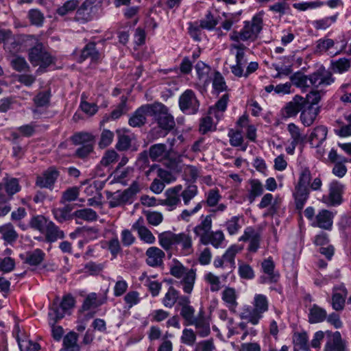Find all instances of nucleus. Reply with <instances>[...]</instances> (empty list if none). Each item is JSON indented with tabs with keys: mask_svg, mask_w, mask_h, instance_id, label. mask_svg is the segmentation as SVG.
Here are the masks:
<instances>
[{
	"mask_svg": "<svg viewBox=\"0 0 351 351\" xmlns=\"http://www.w3.org/2000/svg\"><path fill=\"white\" fill-rule=\"evenodd\" d=\"M290 80L291 84L299 88L313 86L317 88L330 85L335 82V78L330 71L322 67L309 75H305L299 72L295 73L290 77Z\"/></svg>",
	"mask_w": 351,
	"mask_h": 351,
	"instance_id": "obj_1",
	"label": "nucleus"
},
{
	"mask_svg": "<svg viewBox=\"0 0 351 351\" xmlns=\"http://www.w3.org/2000/svg\"><path fill=\"white\" fill-rule=\"evenodd\" d=\"M148 156L152 161L165 162V165L171 169L174 168L178 162L176 158L171 157V149H168L167 145L164 143H156L151 145L148 153L144 151L140 154L138 162H142V165H147L149 164Z\"/></svg>",
	"mask_w": 351,
	"mask_h": 351,
	"instance_id": "obj_2",
	"label": "nucleus"
},
{
	"mask_svg": "<svg viewBox=\"0 0 351 351\" xmlns=\"http://www.w3.org/2000/svg\"><path fill=\"white\" fill-rule=\"evenodd\" d=\"M263 29V18L260 14L253 16L251 21H245L243 29L239 31H233L230 35L231 40L239 43L242 41H255Z\"/></svg>",
	"mask_w": 351,
	"mask_h": 351,
	"instance_id": "obj_3",
	"label": "nucleus"
},
{
	"mask_svg": "<svg viewBox=\"0 0 351 351\" xmlns=\"http://www.w3.org/2000/svg\"><path fill=\"white\" fill-rule=\"evenodd\" d=\"M253 306H247L243 309L241 318L247 320L253 325L258 324L264 313L269 308V302L263 294H256L252 302Z\"/></svg>",
	"mask_w": 351,
	"mask_h": 351,
	"instance_id": "obj_4",
	"label": "nucleus"
},
{
	"mask_svg": "<svg viewBox=\"0 0 351 351\" xmlns=\"http://www.w3.org/2000/svg\"><path fill=\"white\" fill-rule=\"evenodd\" d=\"M28 58L34 66H39L36 71L37 73L45 72L46 68L55 64L56 60L41 43H38L29 49Z\"/></svg>",
	"mask_w": 351,
	"mask_h": 351,
	"instance_id": "obj_5",
	"label": "nucleus"
},
{
	"mask_svg": "<svg viewBox=\"0 0 351 351\" xmlns=\"http://www.w3.org/2000/svg\"><path fill=\"white\" fill-rule=\"evenodd\" d=\"M158 127L165 131V135L172 130L176 123L173 117L169 113L168 108L159 102L153 103L152 116Z\"/></svg>",
	"mask_w": 351,
	"mask_h": 351,
	"instance_id": "obj_6",
	"label": "nucleus"
},
{
	"mask_svg": "<svg viewBox=\"0 0 351 351\" xmlns=\"http://www.w3.org/2000/svg\"><path fill=\"white\" fill-rule=\"evenodd\" d=\"M75 305V299L70 295H66L58 305V298H57L53 302L49 312V317L50 320H53L56 323L59 319H62L66 312L73 308Z\"/></svg>",
	"mask_w": 351,
	"mask_h": 351,
	"instance_id": "obj_7",
	"label": "nucleus"
},
{
	"mask_svg": "<svg viewBox=\"0 0 351 351\" xmlns=\"http://www.w3.org/2000/svg\"><path fill=\"white\" fill-rule=\"evenodd\" d=\"M179 107L181 111L186 114L197 113L199 102L192 90L188 89L180 96Z\"/></svg>",
	"mask_w": 351,
	"mask_h": 351,
	"instance_id": "obj_8",
	"label": "nucleus"
},
{
	"mask_svg": "<svg viewBox=\"0 0 351 351\" xmlns=\"http://www.w3.org/2000/svg\"><path fill=\"white\" fill-rule=\"evenodd\" d=\"M153 104H147L137 108L129 119L128 124L133 128H140L147 121V116H152Z\"/></svg>",
	"mask_w": 351,
	"mask_h": 351,
	"instance_id": "obj_9",
	"label": "nucleus"
},
{
	"mask_svg": "<svg viewBox=\"0 0 351 351\" xmlns=\"http://www.w3.org/2000/svg\"><path fill=\"white\" fill-rule=\"evenodd\" d=\"M342 185L337 181H332L329 185V194L323 195L322 201L328 206H336L342 202Z\"/></svg>",
	"mask_w": 351,
	"mask_h": 351,
	"instance_id": "obj_10",
	"label": "nucleus"
},
{
	"mask_svg": "<svg viewBox=\"0 0 351 351\" xmlns=\"http://www.w3.org/2000/svg\"><path fill=\"white\" fill-rule=\"evenodd\" d=\"M304 97L298 95L293 97L291 101L287 103L281 110V116L284 119L295 117L305 107Z\"/></svg>",
	"mask_w": 351,
	"mask_h": 351,
	"instance_id": "obj_11",
	"label": "nucleus"
},
{
	"mask_svg": "<svg viewBox=\"0 0 351 351\" xmlns=\"http://www.w3.org/2000/svg\"><path fill=\"white\" fill-rule=\"evenodd\" d=\"M59 176L60 172L58 169L55 167H51L42 175L36 177V185L40 188L52 189Z\"/></svg>",
	"mask_w": 351,
	"mask_h": 351,
	"instance_id": "obj_12",
	"label": "nucleus"
},
{
	"mask_svg": "<svg viewBox=\"0 0 351 351\" xmlns=\"http://www.w3.org/2000/svg\"><path fill=\"white\" fill-rule=\"evenodd\" d=\"M182 189V186L180 184L167 189L165 193V199L160 201V204L169 207V210H174L181 203Z\"/></svg>",
	"mask_w": 351,
	"mask_h": 351,
	"instance_id": "obj_13",
	"label": "nucleus"
},
{
	"mask_svg": "<svg viewBox=\"0 0 351 351\" xmlns=\"http://www.w3.org/2000/svg\"><path fill=\"white\" fill-rule=\"evenodd\" d=\"M261 239V234L253 227H247L243 234L239 238L240 241H249L248 251L250 252H256L260 247Z\"/></svg>",
	"mask_w": 351,
	"mask_h": 351,
	"instance_id": "obj_14",
	"label": "nucleus"
},
{
	"mask_svg": "<svg viewBox=\"0 0 351 351\" xmlns=\"http://www.w3.org/2000/svg\"><path fill=\"white\" fill-rule=\"evenodd\" d=\"M147 265L152 267H160L163 265L165 253L158 247L152 246L145 252Z\"/></svg>",
	"mask_w": 351,
	"mask_h": 351,
	"instance_id": "obj_15",
	"label": "nucleus"
},
{
	"mask_svg": "<svg viewBox=\"0 0 351 351\" xmlns=\"http://www.w3.org/2000/svg\"><path fill=\"white\" fill-rule=\"evenodd\" d=\"M326 335L327 341L324 347V351H344L345 345L339 332H332L330 330H326Z\"/></svg>",
	"mask_w": 351,
	"mask_h": 351,
	"instance_id": "obj_16",
	"label": "nucleus"
},
{
	"mask_svg": "<svg viewBox=\"0 0 351 351\" xmlns=\"http://www.w3.org/2000/svg\"><path fill=\"white\" fill-rule=\"evenodd\" d=\"M4 186L7 195L0 193V203L10 201L21 190L19 180L14 178L4 179Z\"/></svg>",
	"mask_w": 351,
	"mask_h": 351,
	"instance_id": "obj_17",
	"label": "nucleus"
},
{
	"mask_svg": "<svg viewBox=\"0 0 351 351\" xmlns=\"http://www.w3.org/2000/svg\"><path fill=\"white\" fill-rule=\"evenodd\" d=\"M190 325L195 326L197 335L201 337H206L210 333V321L205 317L203 312H199L197 317L191 322Z\"/></svg>",
	"mask_w": 351,
	"mask_h": 351,
	"instance_id": "obj_18",
	"label": "nucleus"
},
{
	"mask_svg": "<svg viewBox=\"0 0 351 351\" xmlns=\"http://www.w3.org/2000/svg\"><path fill=\"white\" fill-rule=\"evenodd\" d=\"M347 293V290L343 286H339L333 289L331 302L333 309L338 311L343 308Z\"/></svg>",
	"mask_w": 351,
	"mask_h": 351,
	"instance_id": "obj_19",
	"label": "nucleus"
},
{
	"mask_svg": "<svg viewBox=\"0 0 351 351\" xmlns=\"http://www.w3.org/2000/svg\"><path fill=\"white\" fill-rule=\"evenodd\" d=\"M212 228L211 215H206L202 222L193 228V232L199 237L200 243H206L205 238L208 236Z\"/></svg>",
	"mask_w": 351,
	"mask_h": 351,
	"instance_id": "obj_20",
	"label": "nucleus"
},
{
	"mask_svg": "<svg viewBox=\"0 0 351 351\" xmlns=\"http://www.w3.org/2000/svg\"><path fill=\"white\" fill-rule=\"evenodd\" d=\"M332 213L323 209L316 215L315 221L313 225L324 230H330L332 226Z\"/></svg>",
	"mask_w": 351,
	"mask_h": 351,
	"instance_id": "obj_21",
	"label": "nucleus"
},
{
	"mask_svg": "<svg viewBox=\"0 0 351 351\" xmlns=\"http://www.w3.org/2000/svg\"><path fill=\"white\" fill-rule=\"evenodd\" d=\"M319 112V107H314L311 105H308V106L303 108L301 110L300 114L301 122L306 127L311 126L314 123Z\"/></svg>",
	"mask_w": 351,
	"mask_h": 351,
	"instance_id": "obj_22",
	"label": "nucleus"
},
{
	"mask_svg": "<svg viewBox=\"0 0 351 351\" xmlns=\"http://www.w3.org/2000/svg\"><path fill=\"white\" fill-rule=\"evenodd\" d=\"M327 128L319 125L314 128L309 137L310 144L315 147H319L326 138Z\"/></svg>",
	"mask_w": 351,
	"mask_h": 351,
	"instance_id": "obj_23",
	"label": "nucleus"
},
{
	"mask_svg": "<svg viewBox=\"0 0 351 351\" xmlns=\"http://www.w3.org/2000/svg\"><path fill=\"white\" fill-rule=\"evenodd\" d=\"M309 196V189L304 186H295L293 197L295 199V208L301 210L307 201Z\"/></svg>",
	"mask_w": 351,
	"mask_h": 351,
	"instance_id": "obj_24",
	"label": "nucleus"
},
{
	"mask_svg": "<svg viewBox=\"0 0 351 351\" xmlns=\"http://www.w3.org/2000/svg\"><path fill=\"white\" fill-rule=\"evenodd\" d=\"M182 278L180 284L182 285L184 292L190 294L193 289L196 278L195 270L193 269L187 270Z\"/></svg>",
	"mask_w": 351,
	"mask_h": 351,
	"instance_id": "obj_25",
	"label": "nucleus"
},
{
	"mask_svg": "<svg viewBox=\"0 0 351 351\" xmlns=\"http://www.w3.org/2000/svg\"><path fill=\"white\" fill-rule=\"evenodd\" d=\"M92 5L87 1L84 2L77 10L75 20L81 23H86L92 19Z\"/></svg>",
	"mask_w": 351,
	"mask_h": 351,
	"instance_id": "obj_26",
	"label": "nucleus"
},
{
	"mask_svg": "<svg viewBox=\"0 0 351 351\" xmlns=\"http://www.w3.org/2000/svg\"><path fill=\"white\" fill-rule=\"evenodd\" d=\"M45 233L46 240L51 243L64 237V232L52 221H49Z\"/></svg>",
	"mask_w": 351,
	"mask_h": 351,
	"instance_id": "obj_27",
	"label": "nucleus"
},
{
	"mask_svg": "<svg viewBox=\"0 0 351 351\" xmlns=\"http://www.w3.org/2000/svg\"><path fill=\"white\" fill-rule=\"evenodd\" d=\"M176 234L170 231L164 232L158 234V243L166 251L170 250L173 245H176Z\"/></svg>",
	"mask_w": 351,
	"mask_h": 351,
	"instance_id": "obj_28",
	"label": "nucleus"
},
{
	"mask_svg": "<svg viewBox=\"0 0 351 351\" xmlns=\"http://www.w3.org/2000/svg\"><path fill=\"white\" fill-rule=\"evenodd\" d=\"M326 317V311L317 304H313L309 310L308 321L311 324L322 322Z\"/></svg>",
	"mask_w": 351,
	"mask_h": 351,
	"instance_id": "obj_29",
	"label": "nucleus"
},
{
	"mask_svg": "<svg viewBox=\"0 0 351 351\" xmlns=\"http://www.w3.org/2000/svg\"><path fill=\"white\" fill-rule=\"evenodd\" d=\"M45 257V252L37 248L26 253L24 262L32 266H37L43 261Z\"/></svg>",
	"mask_w": 351,
	"mask_h": 351,
	"instance_id": "obj_30",
	"label": "nucleus"
},
{
	"mask_svg": "<svg viewBox=\"0 0 351 351\" xmlns=\"http://www.w3.org/2000/svg\"><path fill=\"white\" fill-rule=\"evenodd\" d=\"M0 234L2 239L9 243L14 242L19 237L13 225L10 223L0 226Z\"/></svg>",
	"mask_w": 351,
	"mask_h": 351,
	"instance_id": "obj_31",
	"label": "nucleus"
},
{
	"mask_svg": "<svg viewBox=\"0 0 351 351\" xmlns=\"http://www.w3.org/2000/svg\"><path fill=\"white\" fill-rule=\"evenodd\" d=\"M348 123H344L341 119L337 120L336 123L339 128L334 130L335 134L340 137H347L351 135V114L345 116Z\"/></svg>",
	"mask_w": 351,
	"mask_h": 351,
	"instance_id": "obj_32",
	"label": "nucleus"
},
{
	"mask_svg": "<svg viewBox=\"0 0 351 351\" xmlns=\"http://www.w3.org/2000/svg\"><path fill=\"white\" fill-rule=\"evenodd\" d=\"M87 58H90L93 61L99 58V53L96 49L95 43H89L84 47L80 56V62H83Z\"/></svg>",
	"mask_w": 351,
	"mask_h": 351,
	"instance_id": "obj_33",
	"label": "nucleus"
},
{
	"mask_svg": "<svg viewBox=\"0 0 351 351\" xmlns=\"http://www.w3.org/2000/svg\"><path fill=\"white\" fill-rule=\"evenodd\" d=\"M106 302V299L99 300L95 293H90L84 300L81 309L82 311H86L92 308H97Z\"/></svg>",
	"mask_w": 351,
	"mask_h": 351,
	"instance_id": "obj_34",
	"label": "nucleus"
},
{
	"mask_svg": "<svg viewBox=\"0 0 351 351\" xmlns=\"http://www.w3.org/2000/svg\"><path fill=\"white\" fill-rule=\"evenodd\" d=\"M63 346L65 351H80V346L77 344V335L70 332L63 339Z\"/></svg>",
	"mask_w": 351,
	"mask_h": 351,
	"instance_id": "obj_35",
	"label": "nucleus"
},
{
	"mask_svg": "<svg viewBox=\"0 0 351 351\" xmlns=\"http://www.w3.org/2000/svg\"><path fill=\"white\" fill-rule=\"evenodd\" d=\"M250 189L247 195V199L250 204L254 202L257 197L261 196L263 193V186L257 179L250 181Z\"/></svg>",
	"mask_w": 351,
	"mask_h": 351,
	"instance_id": "obj_36",
	"label": "nucleus"
},
{
	"mask_svg": "<svg viewBox=\"0 0 351 351\" xmlns=\"http://www.w3.org/2000/svg\"><path fill=\"white\" fill-rule=\"evenodd\" d=\"M71 139L74 145H86L88 143H93L94 145L95 143V136L91 133L81 132L75 133L71 137Z\"/></svg>",
	"mask_w": 351,
	"mask_h": 351,
	"instance_id": "obj_37",
	"label": "nucleus"
},
{
	"mask_svg": "<svg viewBox=\"0 0 351 351\" xmlns=\"http://www.w3.org/2000/svg\"><path fill=\"white\" fill-rule=\"evenodd\" d=\"M225 240V236L221 230L210 232L208 237L205 238L206 243H202L204 245L211 244L214 247L219 248Z\"/></svg>",
	"mask_w": 351,
	"mask_h": 351,
	"instance_id": "obj_38",
	"label": "nucleus"
},
{
	"mask_svg": "<svg viewBox=\"0 0 351 351\" xmlns=\"http://www.w3.org/2000/svg\"><path fill=\"white\" fill-rule=\"evenodd\" d=\"M241 14V11L234 13L223 12L222 15L225 20L221 23V27L226 31L230 30L232 27L240 21Z\"/></svg>",
	"mask_w": 351,
	"mask_h": 351,
	"instance_id": "obj_39",
	"label": "nucleus"
},
{
	"mask_svg": "<svg viewBox=\"0 0 351 351\" xmlns=\"http://www.w3.org/2000/svg\"><path fill=\"white\" fill-rule=\"evenodd\" d=\"M74 217L86 221H95L98 218L97 213L91 208H83L73 213Z\"/></svg>",
	"mask_w": 351,
	"mask_h": 351,
	"instance_id": "obj_40",
	"label": "nucleus"
},
{
	"mask_svg": "<svg viewBox=\"0 0 351 351\" xmlns=\"http://www.w3.org/2000/svg\"><path fill=\"white\" fill-rule=\"evenodd\" d=\"M128 97L126 96H121V102L110 113V118L112 119H117L123 114H126L129 111V108L127 105Z\"/></svg>",
	"mask_w": 351,
	"mask_h": 351,
	"instance_id": "obj_41",
	"label": "nucleus"
},
{
	"mask_svg": "<svg viewBox=\"0 0 351 351\" xmlns=\"http://www.w3.org/2000/svg\"><path fill=\"white\" fill-rule=\"evenodd\" d=\"M287 130L291 135V139L292 142L298 144H303L304 143L306 140V136L301 133L299 127L295 123H291L288 124Z\"/></svg>",
	"mask_w": 351,
	"mask_h": 351,
	"instance_id": "obj_42",
	"label": "nucleus"
},
{
	"mask_svg": "<svg viewBox=\"0 0 351 351\" xmlns=\"http://www.w3.org/2000/svg\"><path fill=\"white\" fill-rule=\"evenodd\" d=\"M246 64L247 60L245 56L242 53L236 54V64L231 66L232 73L237 77H242Z\"/></svg>",
	"mask_w": 351,
	"mask_h": 351,
	"instance_id": "obj_43",
	"label": "nucleus"
},
{
	"mask_svg": "<svg viewBox=\"0 0 351 351\" xmlns=\"http://www.w3.org/2000/svg\"><path fill=\"white\" fill-rule=\"evenodd\" d=\"M49 221L44 216L37 215L31 219L29 225L31 228L44 233Z\"/></svg>",
	"mask_w": 351,
	"mask_h": 351,
	"instance_id": "obj_44",
	"label": "nucleus"
},
{
	"mask_svg": "<svg viewBox=\"0 0 351 351\" xmlns=\"http://www.w3.org/2000/svg\"><path fill=\"white\" fill-rule=\"evenodd\" d=\"M243 250V247L239 246L238 245H232L230 246L223 255L222 256L224 261L226 262H228L231 267L234 268L235 267V261L234 258L239 252H240Z\"/></svg>",
	"mask_w": 351,
	"mask_h": 351,
	"instance_id": "obj_45",
	"label": "nucleus"
},
{
	"mask_svg": "<svg viewBox=\"0 0 351 351\" xmlns=\"http://www.w3.org/2000/svg\"><path fill=\"white\" fill-rule=\"evenodd\" d=\"M228 137L230 138V143L233 147H241L242 151H245L247 145H243V137L241 131H234L230 130L228 132Z\"/></svg>",
	"mask_w": 351,
	"mask_h": 351,
	"instance_id": "obj_46",
	"label": "nucleus"
},
{
	"mask_svg": "<svg viewBox=\"0 0 351 351\" xmlns=\"http://www.w3.org/2000/svg\"><path fill=\"white\" fill-rule=\"evenodd\" d=\"M179 291L173 287H170L162 299V304L165 307L171 308L178 300Z\"/></svg>",
	"mask_w": 351,
	"mask_h": 351,
	"instance_id": "obj_47",
	"label": "nucleus"
},
{
	"mask_svg": "<svg viewBox=\"0 0 351 351\" xmlns=\"http://www.w3.org/2000/svg\"><path fill=\"white\" fill-rule=\"evenodd\" d=\"M229 99L228 94H224L215 104V106L209 108V114H214L217 117L218 112H224L226 110L227 104Z\"/></svg>",
	"mask_w": 351,
	"mask_h": 351,
	"instance_id": "obj_48",
	"label": "nucleus"
},
{
	"mask_svg": "<svg viewBox=\"0 0 351 351\" xmlns=\"http://www.w3.org/2000/svg\"><path fill=\"white\" fill-rule=\"evenodd\" d=\"M280 275L278 271L270 272H263L259 277L260 284H277L280 280Z\"/></svg>",
	"mask_w": 351,
	"mask_h": 351,
	"instance_id": "obj_49",
	"label": "nucleus"
},
{
	"mask_svg": "<svg viewBox=\"0 0 351 351\" xmlns=\"http://www.w3.org/2000/svg\"><path fill=\"white\" fill-rule=\"evenodd\" d=\"M293 342L300 350L308 351L309 350L308 338L306 332L295 333Z\"/></svg>",
	"mask_w": 351,
	"mask_h": 351,
	"instance_id": "obj_50",
	"label": "nucleus"
},
{
	"mask_svg": "<svg viewBox=\"0 0 351 351\" xmlns=\"http://www.w3.org/2000/svg\"><path fill=\"white\" fill-rule=\"evenodd\" d=\"M197 186L194 184L189 185L182 191H181L180 196L182 197L184 204L188 205L190 201L197 195Z\"/></svg>",
	"mask_w": 351,
	"mask_h": 351,
	"instance_id": "obj_51",
	"label": "nucleus"
},
{
	"mask_svg": "<svg viewBox=\"0 0 351 351\" xmlns=\"http://www.w3.org/2000/svg\"><path fill=\"white\" fill-rule=\"evenodd\" d=\"M140 191V187L136 182H134L129 188L121 192L125 203L132 202L136 195Z\"/></svg>",
	"mask_w": 351,
	"mask_h": 351,
	"instance_id": "obj_52",
	"label": "nucleus"
},
{
	"mask_svg": "<svg viewBox=\"0 0 351 351\" xmlns=\"http://www.w3.org/2000/svg\"><path fill=\"white\" fill-rule=\"evenodd\" d=\"M114 133L108 129H104L101 133L100 138L98 142V146L100 149H104L108 147L114 139Z\"/></svg>",
	"mask_w": 351,
	"mask_h": 351,
	"instance_id": "obj_53",
	"label": "nucleus"
},
{
	"mask_svg": "<svg viewBox=\"0 0 351 351\" xmlns=\"http://www.w3.org/2000/svg\"><path fill=\"white\" fill-rule=\"evenodd\" d=\"M238 272L239 276L245 280L253 279L255 276L253 268L249 264L243 262L239 264Z\"/></svg>",
	"mask_w": 351,
	"mask_h": 351,
	"instance_id": "obj_54",
	"label": "nucleus"
},
{
	"mask_svg": "<svg viewBox=\"0 0 351 351\" xmlns=\"http://www.w3.org/2000/svg\"><path fill=\"white\" fill-rule=\"evenodd\" d=\"M204 280L210 285V289L212 292H217L221 288V281L219 276L212 272H208L204 276Z\"/></svg>",
	"mask_w": 351,
	"mask_h": 351,
	"instance_id": "obj_55",
	"label": "nucleus"
},
{
	"mask_svg": "<svg viewBox=\"0 0 351 351\" xmlns=\"http://www.w3.org/2000/svg\"><path fill=\"white\" fill-rule=\"evenodd\" d=\"M218 24V21L214 17L211 12H208L205 18L199 21V26L202 29L208 30L213 29Z\"/></svg>",
	"mask_w": 351,
	"mask_h": 351,
	"instance_id": "obj_56",
	"label": "nucleus"
},
{
	"mask_svg": "<svg viewBox=\"0 0 351 351\" xmlns=\"http://www.w3.org/2000/svg\"><path fill=\"white\" fill-rule=\"evenodd\" d=\"M50 97L49 90L40 92L34 98V102L37 107H46L49 104Z\"/></svg>",
	"mask_w": 351,
	"mask_h": 351,
	"instance_id": "obj_57",
	"label": "nucleus"
},
{
	"mask_svg": "<svg viewBox=\"0 0 351 351\" xmlns=\"http://www.w3.org/2000/svg\"><path fill=\"white\" fill-rule=\"evenodd\" d=\"M78 6L77 0H69L66 1L63 5L57 9V13L60 16H64L73 10H75Z\"/></svg>",
	"mask_w": 351,
	"mask_h": 351,
	"instance_id": "obj_58",
	"label": "nucleus"
},
{
	"mask_svg": "<svg viewBox=\"0 0 351 351\" xmlns=\"http://www.w3.org/2000/svg\"><path fill=\"white\" fill-rule=\"evenodd\" d=\"M21 351H39L40 346L38 343L28 339H18Z\"/></svg>",
	"mask_w": 351,
	"mask_h": 351,
	"instance_id": "obj_59",
	"label": "nucleus"
},
{
	"mask_svg": "<svg viewBox=\"0 0 351 351\" xmlns=\"http://www.w3.org/2000/svg\"><path fill=\"white\" fill-rule=\"evenodd\" d=\"M132 144V139L128 135L119 134L116 144V148L121 152L128 150Z\"/></svg>",
	"mask_w": 351,
	"mask_h": 351,
	"instance_id": "obj_60",
	"label": "nucleus"
},
{
	"mask_svg": "<svg viewBox=\"0 0 351 351\" xmlns=\"http://www.w3.org/2000/svg\"><path fill=\"white\" fill-rule=\"evenodd\" d=\"M79 196V189L77 187H71L63 192L60 202H72L77 199Z\"/></svg>",
	"mask_w": 351,
	"mask_h": 351,
	"instance_id": "obj_61",
	"label": "nucleus"
},
{
	"mask_svg": "<svg viewBox=\"0 0 351 351\" xmlns=\"http://www.w3.org/2000/svg\"><path fill=\"white\" fill-rule=\"evenodd\" d=\"M13 69L19 72L28 71L29 66L25 59L21 56L13 58L11 61Z\"/></svg>",
	"mask_w": 351,
	"mask_h": 351,
	"instance_id": "obj_62",
	"label": "nucleus"
},
{
	"mask_svg": "<svg viewBox=\"0 0 351 351\" xmlns=\"http://www.w3.org/2000/svg\"><path fill=\"white\" fill-rule=\"evenodd\" d=\"M118 159V154L114 149H108L107 150L101 161L100 164L103 166L107 167L114 162H115Z\"/></svg>",
	"mask_w": 351,
	"mask_h": 351,
	"instance_id": "obj_63",
	"label": "nucleus"
},
{
	"mask_svg": "<svg viewBox=\"0 0 351 351\" xmlns=\"http://www.w3.org/2000/svg\"><path fill=\"white\" fill-rule=\"evenodd\" d=\"M196 341V334L192 329L185 328L182 331L181 342L187 346H193Z\"/></svg>",
	"mask_w": 351,
	"mask_h": 351,
	"instance_id": "obj_64",
	"label": "nucleus"
}]
</instances>
